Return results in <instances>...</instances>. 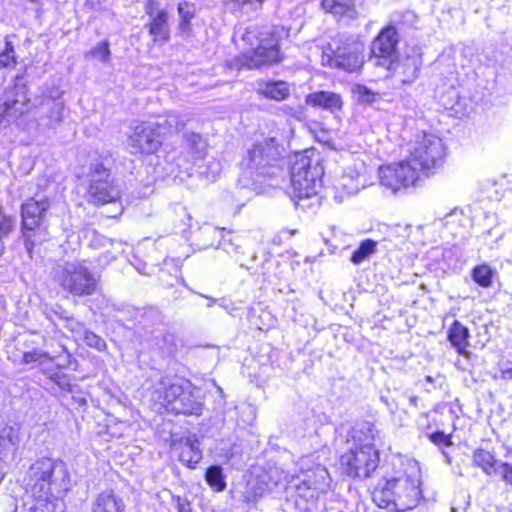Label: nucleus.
Segmentation results:
<instances>
[{
	"label": "nucleus",
	"instance_id": "nucleus-1",
	"mask_svg": "<svg viewBox=\"0 0 512 512\" xmlns=\"http://www.w3.org/2000/svg\"><path fill=\"white\" fill-rule=\"evenodd\" d=\"M25 485L34 496L49 499L64 495L71 489V477L66 463L52 458H41L28 469Z\"/></svg>",
	"mask_w": 512,
	"mask_h": 512
},
{
	"label": "nucleus",
	"instance_id": "nucleus-2",
	"mask_svg": "<svg viewBox=\"0 0 512 512\" xmlns=\"http://www.w3.org/2000/svg\"><path fill=\"white\" fill-rule=\"evenodd\" d=\"M159 399L162 405L176 414L196 415L202 414L203 402L200 390L189 380L176 379L172 381L164 378L160 382Z\"/></svg>",
	"mask_w": 512,
	"mask_h": 512
},
{
	"label": "nucleus",
	"instance_id": "nucleus-3",
	"mask_svg": "<svg viewBox=\"0 0 512 512\" xmlns=\"http://www.w3.org/2000/svg\"><path fill=\"white\" fill-rule=\"evenodd\" d=\"M408 151L407 160L417 167L420 176L435 173L442 166L446 154L442 139L425 131L414 135Z\"/></svg>",
	"mask_w": 512,
	"mask_h": 512
},
{
	"label": "nucleus",
	"instance_id": "nucleus-4",
	"mask_svg": "<svg viewBox=\"0 0 512 512\" xmlns=\"http://www.w3.org/2000/svg\"><path fill=\"white\" fill-rule=\"evenodd\" d=\"M88 178L86 197L89 203L105 205L120 199V189L114 184L110 171L103 164H91Z\"/></svg>",
	"mask_w": 512,
	"mask_h": 512
},
{
	"label": "nucleus",
	"instance_id": "nucleus-5",
	"mask_svg": "<svg viewBox=\"0 0 512 512\" xmlns=\"http://www.w3.org/2000/svg\"><path fill=\"white\" fill-rule=\"evenodd\" d=\"M320 168L311 165V160L306 156L296 159L291 168V191L293 199H306L317 194L320 183Z\"/></svg>",
	"mask_w": 512,
	"mask_h": 512
},
{
	"label": "nucleus",
	"instance_id": "nucleus-6",
	"mask_svg": "<svg viewBox=\"0 0 512 512\" xmlns=\"http://www.w3.org/2000/svg\"><path fill=\"white\" fill-rule=\"evenodd\" d=\"M281 60L279 38L273 33H263L258 46L253 52L238 56L236 65L238 68L258 69L266 65L279 63Z\"/></svg>",
	"mask_w": 512,
	"mask_h": 512
},
{
	"label": "nucleus",
	"instance_id": "nucleus-7",
	"mask_svg": "<svg viewBox=\"0 0 512 512\" xmlns=\"http://www.w3.org/2000/svg\"><path fill=\"white\" fill-rule=\"evenodd\" d=\"M345 473L350 477L367 478L379 464V452L364 446V449L350 445L340 458Z\"/></svg>",
	"mask_w": 512,
	"mask_h": 512
},
{
	"label": "nucleus",
	"instance_id": "nucleus-8",
	"mask_svg": "<svg viewBox=\"0 0 512 512\" xmlns=\"http://www.w3.org/2000/svg\"><path fill=\"white\" fill-rule=\"evenodd\" d=\"M378 174L380 184L394 194L401 189L415 186L420 180L417 167L407 159L397 164L380 167Z\"/></svg>",
	"mask_w": 512,
	"mask_h": 512
},
{
	"label": "nucleus",
	"instance_id": "nucleus-9",
	"mask_svg": "<svg viewBox=\"0 0 512 512\" xmlns=\"http://www.w3.org/2000/svg\"><path fill=\"white\" fill-rule=\"evenodd\" d=\"M284 149L275 138H266L263 142L255 144L244 159L245 164L263 175H270L267 168L277 169L276 163L281 159ZM275 174L274 171L271 175Z\"/></svg>",
	"mask_w": 512,
	"mask_h": 512
},
{
	"label": "nucleus",
	"instance_id": "nucleus-10",
	"mask_svg": "<svg viewBox=\"0 0 512 512\" xmlns=\"http://www.w3.org/2000/svg\"><path fill=\"white\" fill-rule=\"evenodd\" d=\"M321 64L346 72H355L362 68L364 57L357 44H346L336 48L329 45L322 51Z\"/></svg>",
	"mask_w": 512,
	"mask_h": 512
},
{
	"label": "nucleus",
	"instance_id": "nucleus-11",
	"mask_svg": "<svg viewBox=\"0 0 512 512\" xmlns=\"http://www.w3.org/2000/svg\"><path fill=\"white\" fill-rule=\"evenodd\" d=\"M48 208L49 202L47 199L35 200L34 198H30L24 204H22L21 216L23 237L25 248L29 254L32 253L34 248L32 233L43 222L45 213Z\"/></svg>",
	"mask_w": 512,
	"mask_h": 512
},
{
	"label": "nucleus",
	"instance_id": "nucleus-12",
	"mask_svg": "<svg viewBox=\"0 0 512 512\" xmlns=\"http://www.w3.org/2000/svg\"><path fill=\"white\" fill-rule=\"evenodd\" d=\"M397 43L396 29L392 26L384 28L372 42L371 60L374 61V65L385 67L387 70L393 69Z\"/></svg>",
	"mask_w": 512,
	"mask_h": 512
},
{
	"label": "nucleus",
	"instance_id": "nucleus-13",
	"mask_svg": "<svg viewBox=\"0 0 512 512\" xmlns=\"http://www.w3.org/2000/svg\"><path fill=\"white\" fill-rule=\"evenodd\" d=\"M162 145V141L149 122L137 125L129 136L127 146L132 154H152Z\"/></svg>",
	"mask_w": 512,
	"mask_h": 512
},
{
	"label": "nucleus",
	"instance_id": "nucleus-14",
	"mask_svg": "<svg viewBox=\"0 0 512 512\" xmlns=\"http://www.w3.org/2000/svg\"><path fill=\"white\" fill-rule=\"evenodd\" d=\"M395 501L392 511L404 512L413 509L421 498L419 481L410 476L396 478L394 484Z\"/></svg>",
	"mask_w": 512,
	"mask_h": 512
},
{
	"label": "nucleus",
	"instance_id": "nucleus-15",
	"mask_svg": "<svg viewBox=\"0 0 512 512\" xmlns=\"http://www.w3.org/2000/svg\"><path fill=\"white\" fill-rule=\"evenodd\" d=\"M146 13L150 17L148 27L153 41L161 44L167 42L169 40V25L166 11L159 9L154 0H149L146 5Z\"/></svg>",
	"mask_w": 512,
	"mask_h": 512
},
{
	"label": "nucleus",
	"instance_id": "nucleus-16",
	"mask_svg": "<svg viewBox=\"0 0 512 512\" xmlns=\"http://www.w3.org/2000/svg\"><path fill=\"white\" fill-rule=\"evenodd\" d=\"M305 103L331 113H337L341 111L343 107V100L339 94L323 90L308 94L305 98Z\"/></svg>",
	"mask_w": 512,
	"mask_h": 512
},
{
	"label": "nucleus",
	"instance_id": "nucleus-17",
	"mask_svg": "<svg viewBox=\"0 0 512 512\" xmlns=\"http://www.w3.org/2000/svg\"><path fill=\"white\" fill-rule=\"evenodd\" d=\"M395 483L396 478L381 480L374 488L372 492V500L378 507L392 511V506L395 501Z\"/></svg>",
	"mask_w": 512,
	"mask_h": 512
},
{
	"label": "nucleus",
	"instance_id": "nucleus-18",
	"mask_svg": "<svg viewBox=\"0 0 512 512\" xmlns=\"http://www.w3.org/2000/svg\"><path fill=\"white\" fill-rule=\"evenodd\" d=\"M352 446L364 449V446H368L372 449L375 448V442L379 437V432L375 425L370 422H364L357 428L352 430Z\"/></svg>",
	"mask_w": 512,
	"mask_h": 512
},
{
	"label": "nucleus",
	"instance_id": "nucleus-19",
	"mask_svg": "<svg viewBox=\"0 0 512 512\" xmlns=\"http://www.w3.org/2000/svg\"><path fill=\"white\" fill-rule=\"evenodd\" d=\"M470 333L469 329L455 320L448 330V340L457 350L459 355L469 358L470 352L467 350L469 346Z\"/></svg>",
	"mask_w": 512,
	"mask_h": 512
},
{
	"label": "nucleus",
	"instance_id": "nucleus-20",
	"mask_svg": "<svg viewBox=\"0 0 512 512\" xmlns=\"http://www.w3.org/2000/svg\"><path fill=\"white\" fill-rule=\"evenodd\" d=\"M66 271L69 274L70 284L68 288H94L95 277L82 264H68Z\"/></svg>",
	"mask_w": 512,
	"mask_h": 512
},
{
	"label": "nucleus",
	"instance_id": "nucleus-21",
	"mask_svg": "<svg viewBox=\"0 0 512 512\" xmlns=\"http://www.w3.org/2000/svg\"><path fill=\"white\" fill-rule=\"evenodd\" d=\"M149 123L152 124L161 141L165 136L179 132L185 126V120L176 112H169L165 117Z\"/></svg>",
	"mask_w": 512,
	"mask_h": 512
},
{
	"label": "nucleus",
	"instance_id": "nucleus-22",
	"mask_svg": "<svg viewBox=\"0 0 512 512\" xmlns=\"http://www.w3.org/2000/svg\"><path fill=\"white\" fill-rule=\"evenodd\" d=\"M321 6L334 17L355 18L357 15L355 0H322Z\"/></svg>",
	"mask_w": 512,
	"mask_h": 512
},
{
	"label": "nucleus",
	"instance_id": "nucleus-23",
	"mask_svg": "<svg viewBox=\"0 0 512 512\" xmlns=\"http://www.w3.org/2000/svg\"><path fill=\"white\" fill-rule=\"evenodd\" d=\"M257 91L265 98L283 101L290 95L289 84L284 81L260 82Z\"/></svg>",
	"mask_w": 512,
	"mask_h": 512
},
{
	"label": "nucleus",
	"instance_id": "nucleus-24",
	"mask_svg": "<svg viewBox=\"0 0 512 512\" xmlns=\"http://www.w3.org/2000/svg\"><path fill=\"white\" fill-rule=\"evenodd\" d=\"M123 501L113 492H102L95 499L92 512H122Z\"/></svg>",
	"mask_w": 512,
	"mask_h": 512
},
{
	"label": "nucleus",
	"instance_id": "nucleus-25",
	"mask_svg": "<svg viewBox=\"0 0 512 512\" xmlns=\"http://www.w3.org/2000/svg\"><path fill=\"white\" fill-rule=\"evenodd\" d=\"M266 0H230L228 10L237 17H251L257 13Z\"/></svg>",
	"mask_w": 512,
	"mask_h": 512
},
{
	"label": "nucleus",
	"instance_id": "nucleus-26",
	"mask_svg": "<svg viewBox=\"0 0 512 512\" xmlns=\"http://www.w3.org/2000/svg\"><path fill=\"white\" fill-rule=\"evenodd\" d=\"M202 459V451L197 440L187 439L182 445L179 453L181 463L189 468H195Z\"/></svg>",
	"mask_w": 512,
	"mask_h": 512
},
{
	"label": "nucleus",
	"instance_id": "nucleus-27",
	"mask_svg": "<svg viewBox=\"0 0 512 512\" xmlns=\"http://www.w3.org/2000/svg\"><path fill=\"white\" fill-rule=\"evenodd\" d=\"M300 475L304 477V481L307 482L308 486L317 496L319 492L326 491L328 487V472L325 468L317 467L313 471L302 472Z\"/></svg>",
	"mask_w": 512,
	"mask_h": 512
},
{
	"label": "nucleus",
	"instance_id": "nucleus-28",
	"mask_svg": "<svg viewBox=\"0 0 512 512\" xmlns=\"http://www.w3.org/2000/svg\"><path fill=\"white\" fill-rule=\"evenodd\" d=\"M472 460L474 465L480 467L485 474L489 476L497 474L499 463L489 451L476 449L473 452Z\"/></svg>",
	"mask_w": 512,
	"mask_h": 512
},
{
	"label": "nucleus",
	"instance_id": "nucleus-29",
	"mask_svg": "<svg viewBox=\"0 0 512 512\" xmlns=\"http://www.w3.org/2000/svg\"><path fill=\"white\" fill-rule=\"evenodd\" d=\"M47 108L46 115L41 118L40 125L46 128H55L63 120L64 103L61 101H48Z\"/></svg>",
	"mask_w": 512,
	"mask_h": 512
},
{
	"label": "nucleus",
	"instance_id": "nucleus-30",
	"mask_svg": "<svg viewBox=\"0 0 512 512\" xmlns=\"http://www.w3.org/2000/svg\"><path fill=\"white\" fill-rule=\"evenodd\" d=\"M185 144L193 159H200L205 156L207 143L200 134L194 132L186 134Z\"/></svg>",
	"mask_w": 512,
	"mask_h": 512
},
{
	"label": "nucleus",
	"instance_id": "nucleus-31",
	"mask_svg": "<svg viewBox=\"0 0 512 512\" xmlns=\"http://www.w3.org/2000/svg\"><path fill=\"white\" fill-rule=\"evenodd\" d=\"M497 277V271L487 263L477 265L472 270L473 280L482 287L493 285L494 278Z\"/></svg>",
	"mask_w": 512,
	"mask_h": 512
},
{
	"label": "nucleus",
	"instance_id": "nucleus-32",
	"mask_svg": "<svg viewBox=\"0 0 512 512\" xmlns=\"http://www.w3.org/2000/svg\"><path fill=\"white\" fill-rule=\"evenodd\" d=\"M377 252V242L372 239H365L361 241L359 247L354 250L351 255L350 261L354 265H360L368 260L372 255Z\"/></svg>",
	"mask_w": 512,
	"mask_h": 512
},
{
	"label": "nucleus",
	"instance_id": "nucleus-33",
	"mask_svg": "<svg viewBox=\"0 0 512 512\" xmlns=\"http://www.w3.org/2000/svg\"><path fill=\"white\" fill-rule=\"evenodd\" d=\"M287 489L294 490L299 497L306 500H314L318 498L316 493L312 491L307 482L304 481V477L301 475L291 476L287 481Z\"/></svg>",
	"mask_w": 512,
	"mask_h": 512
},
{
	"label": "nucleus",
	"instance_id": "nucleus-34",
	"mask_svg": "<svg viewBox=\"0 0 512 512\" xmlns=\"http://www.w3.org/2000/svg\"><path fill=\"white\" fill-rule=\"evenodd\" d=\"M28 98L26 95V89L24 86L17 87L16 98L10 99L6 98L5 100V110L10 112L11 114H23L26 111Z\"/></svg>",
	"mask_w": 512,
	"mask_h": 512
},
{
	"label": "nucleus",
	"instance_id": "nucleus-35",
	"mask_svg": "<svg viewBox=\"0 0 512 512\" xmlns=\"http://www.w3.org/2000/svg\"><path fill=\"white\" fill-rule=\"evenodd\" d=\"M178 15L180 18L179 30L183 35H190V21L195 15V7L188 2H181L178 5Z\"/></svg>",
	"mask_w": 512,
	"mask_h": 512
},
{
	"label": "nucleus",
	"instance_id": "nucleus-36",
	"mask_svg": "<svg viewBox=\"0 0 512 512\" xmlns=\"http://www.w3.org/2000/svg\"><path fill=\"white\" fill-rule=\"evenodd\" d=\"M19 436L18 430L12 426L2 428V452L5 450L6 455L11 453L14 458L18 450Z\"/></svg>",
	"mask_w": 512,
	"mask_h": 512
},
{
	"label": "nucleus",
	"instance_id": "nucleus-37",
	"mask_svg": "<svg viewBox=\"0 0 512 512\" xmlns=\"http://www.w3.org/2000/svg\"><path fill=\"white\" fill-rule=\"evenodd\" d=\"M366 179L364 175L356 173V175L344 174L340 180L342 189L348 194L358 193L365 187Z\"/></svg>",
	"mask_w": 512,
	"mask_h": 512
},
{
	"label": "nucleus",
	"instance_id": "nucleus-38",
	"mask_svg": "<svg viewBox=\"0 0 512 512\" xmlns=\"http://www.w3.org/2000/svg\"><path fill=\"white\" fill-rule=\"evenodd\" d=\"M92 245L96 247L109 248L104 253L107 255H111L112 259H115L117 255L123 252L122 242L115 241L101 235H95Z\"/></svg>",
	"mask_w": 512,
	"mask_h": 512
},
{
	"label": "nucleus",
	"instance_id": "nucleus-39",
	"mask_svg": "<svg viewBox=\"0 0 512 512\" xmlns=\"http://www.w3.org/2000/svg\"><path fill=\"white\" fill-rule=\"evenodd\" d=\"M403 83H412L419 74L420 64L415 57H407L400 65Z\"/></svg>",
	"mask_w": 512,
	"mask_h": 512
},
{
	"label": "nucleus",
	"instance_id": "nucleus-40",
	"mask_svg": "<svg viewBox=\"0 0 512 512\" xmlns=\"http://www.w3.org/2000/svg\"><path fill=\"white\" fill-rule=\"evenodd\" d=\"M205 480L216 491H223L226 488L222 468L220 466H210L207 468Z\"/></svg>",
	"mask_w": 512,
	"mask_h": 512
},
{
	"label": "nucleus",
	"instance_id": "nucleus-41",
	"mask_svg": "<svg viewBox=\"0 0 512 512\" xmlns=\"http://www.w3.org/2000/svg\"><path fill=\"white\" fill-rule=\"evenodd\" d=\"M353 94L357 101L363 104H372L377 98V93L364 85H356L353 88Z\"/></svg>",
	"mask_w": 512,
	"mask_h": 512
},
{
	"label": "nucleus",
	"instance_id": "nucleus-42",
	"mask_svg": "<svg viewBox=\"0 0 512 512\" xmlns=\"http://www.w3.org/2000/svg\"><path fill=\"white\" fill-rule=\"evenodd\" d=\"M83 340L87 346L94 348L98 351H104L107 347L105 340L90 330L84 331Z\"/></svg>",
	"mask_w": 512,
	"mask_h": 512
},
{
	"label": "nucleus",
	"instance_id": "nucleus-43",
	"mask_svg": "<svg viewBox=\"0 0 512 512\" xmlns=\"http://www.w3.org/2000/svg\"><path fill=\"white\" fill-rule=\"evenodd\" d=\"M43 360H53V358L49 355V353L40 349H34L23 354V362L26 364H42Z\"/></svg>",
	"mask_w": 512,
	"mask_h": 512
},
{
	"label": "nucleus",
	"instance_id": "nucleus-44",
	"mask_svg": "<svg viewBox=\"0 0 512 512\" xmlns=\"http://www.w3.org/2000/svg\"><path fill=\"white\" fill-rule=\"evenodd\" d=\"M92 58L98 59L103 63H107L110 57V49L108 41L98 43L90 52Z\"/></svg>",
	"mask_w": 512,
	"mask_h": 512
},
{
	"label": "nucleus",
	"instance_id": "nucleus-45",
	"mask_svg": "<svg viewBox=\"0 0 512 512\" xmlns=\"http://www.w3.org/2000/svg\"><path fill=\"white\" fill-rule=\"evenodd\" d=\"M174 212L180 221V225L178 228L181 231H185V229L190 226L191 221V215L187 211V208L180 204H177L174 206Z\"/></svg>",
	"mask_w": 512,
	"mask_h": 512
},
{
	"label": "nucleus",
	"instance_id": "nucleus-46",
	"mask_svg": "<svg viewBox=\"0 0 512 512\" xmlns=\"http://www.w3.org/2000/svg\"><path fill=\"white\" fill-rule=\"evenodd\" d=\"M2 66L9 67L16 63V56L14 53V47L12 43L6 38L5 40V50L2 51Z\"/></svg>",
	"mask_w": 512,
	"mask_h": 512
},
{
	"label": "nucleus",
	"instance_id": "nucleus-47",
	"mask_svg": "<svg viewBox=\"0 0 512 512\" xmlns=\"http://www.w3.org/2000/svg\"><path fill=\"white\" fill-rule=\"evenodd\" d=\"M49 378L62 390L73 392V388L75 387L72 385L67 376L65 374L60 373H53L49 376Z\"/></svg>",
	"mask_w": 512,
	"mask_h": 512
},
{
	"label": "nucleus",
	"instance_id": "nucleus-48",
	"mask_svg": "<svg viewBox=\"0 0 512 512\" xmlns=\"http://www.w3.org/2000/svg\"><path fill=\"white\" fill-rule=\"evenodd\" d=\"M501 478L507 484L512 485V464L508 462H500L497 466Z\"/></svg>",
	"mask_w": 512,
	"mask_h": 512
},
{
	"label": "nucleus",
	"instance_id": "nucleus-49",
	"mask_svg": "<svg viewBox=\"0 0 512 512\" xmlns=\"http://www.w3.org/2000/svg\"><path fill=\"white\" fill-rule=\"evenodd\" d=\"M429 439L438 446H450L452 444L451 437L442 431H436L430 434Z\"/></svg>",
	"mask_w": 512,
	"mask_h": 512
},
{
	"label": "nucleus",
	"instance_id": "nucleus-50",
	"mask_svg": "<svg viewBox=\"0 0 512 512\" xmlns=\"http://www.w3.org/2000/svg\"><path fill=\"white\" fill-rule=\"evenodd\" d=\"M500 372L502 379H512V364L510 363V361H507L506 363L500 366Z\"/></svg>",
	"mask_w": 512,
	"mask_h": 512
},
{
	"label": "nucleus",
	"instance_id": "nucleus-51",
	"mask_svg": "<svg viewBox=\"0 0 512 512\" xmlns=\"http://www.w3.org/2000/svg\"><path fill=\"white\" fill-rule=\"evenodd\" d=\"M177 509L178 512H191L189 503L182 500L180 497L177 498Z\"/></svg>",
	"mask_w": 512,
	"mask_h": 512
},
{
	"label": "nucleus",
	"instance_id": "nucleus-52",
	"mask_svg": "<svg viewBox=\"0 0 512 512\" xmlns=\"http://www.w3.org/2000/svg\"><path fill=\"white\" fill-rule=\"evenodd\" d=\"M255 37H256V35H255V33H254L253 31H249V30H247V31L243 34L242 39H243L244 41H246L247 43L252 44L251 40H252V38H255Z\"/></svg>",
	"mask_w": 512,
	"mask_h": 512
},
{
	"label": "nucleus",
	"instance_id": "nucleus-53",
	"mask_svg": "<svg viewBox=\"0 0 512 512\" xmlns=\"http://www.w3.org/2000/svg\"><path fill=\"white\" fill-rule=\"evenodd\" d=\"M73 400L79 405V406H85L87 404V400L84 397H73Z\"/></svg>",
	"mask_w": 512,
	"mask_h": 512
},
{
	"label": "nucleus",
	"instance_id": "nucleus-54",
	"mask_svg": "<svg viewBox=\"0 0 512 512\" xmlns=\"http://www.w3.org/2000/svg\"><path fill=\"white\" fill-rule=\"evenodd\" d=\"M410 405L417 408L418 407V397L415 395L409 396L408 398Z\"/></svg>",
	"mask_w": 512,
	"mask_h": 512
},
{
	"label": "nucleus",
	"instance_id": "nucleus-55",
	"mask_svg": "<svg viewBox=\"0 0 512 512\" xmlns=\"http://www.w3.org/2000/svg\"><path fill=\"white\" fill-rule=\"evenodd\" d=\"M282 233L287 234L289 237H291L295 234V231L285 230V231H282Z\"/></svg>",
	"mask_w": 512,
	"mask_h": 512
},
{
	"label": "nucleus",
	"instance_id": "nucleus-56",
	"mask_svg": "<svg viewBox=\"0 0 512 512\" xmlns=\"http://www.w3.org/2000/svg\"><path fill=\"white\" fill-rule=\"evenodd\" d=\"M89 291H90V290L82 289V290H81V293H79V295H84V294L89 295V294H90V293H89Z\"/></svg>",
	"mask_w": 512,
	"mask_h": 512
},
{
	"label": "nucleus",
	"instance_id": "nucleus-57",
	"mask_svg": "<svg viewBox=\"0 0 512 512\" xmlns=\"http://www.w3.org/2000/svg\"><path fill=\"white\" fill-rule=\"evenodd\" d=\"M208 231H211L213 233H216L217 232V229L216 228H212V227H208L207 228Z\"/></svg>",
	"mask_w": 512,
	"mask_h": 512
},
{
	"label": "nucleus",
	"instance_id": "nucleus-58",
	"mask_svg": "<svg viewBox=\"0 0 512 512\" xmlns=\"http://www.w3.org/2000/svg\"><path fill=\"white\" fill-rule=\"evenodd\" d=\"M426 380H427L428 382H432V381H433L431 376H427V377H426Z\"/></svg>",
	"mask_w": 512,
	"mask_h": 512
}]
</instances>
